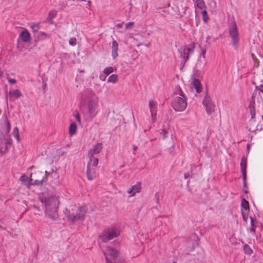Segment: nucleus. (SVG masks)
<instances>
[{
    "instance_id": "obj_43",
    "label": "nucleus",
    "mask_w": 263,
    "mask_h": 263,
    "mask_svg": "<svg viewBox=\"0 0 263 263\" xmlns=\"http://www.w3.org/2000/svg\"><path fill=\"white\" fill-rule=\"evenodd\" d=\"M178 91H179L178 94L180 96V97L185 98V95L183 93V92L182 90H181V89L180 88V87L179 88Z\"/></svg>"
},
{
    "instance_id": "obj_1",
    "label": "nucleus",
    "mask_w": 263,
    "mask_h": 263,
    "mask_svg": "<svg viewBox=\"0 0 263 263\" xmlns=\"http://www.w3.org/2000/svg\"><path fill=\"white\" fill-rule=\"evenodd\" d=\"M40 199L41 202L44 203L46 215L53 220H57L59 217L58 211L59 204L58 198L55 195L46 196V193H43Z\"/></svg>"
},
{
    "instance_id": "obj_30",
    "label": "nucleus",
    "mask_w": 263,
    "mask_h": 263,
    "mask_svg": "<svg viewBox=\"0 0 263 263\" xmlns=\"http://www.w3.org/2000/svg\"><path fill=\"white\" fill-rule=\"evenodd\" d=\"M202 20L204 23H206L209 19L207 11L203 10L201 12Z\"/></svg>"
},
{
    "instance_id": "obj_34",
    "label": "nucleus",
    "mask_w": 263,
    "mask_h": 263,
    "mask_svg": "<svg viewBox=\"0 0 263 263\" xmlns=\"http://www.w3.org/2000/svg\"><path fill=\"white\" fill-rule=\"evenodd\" d=\"M5 123L6 124V126H7L6 133L7 134H8L10 132L11 126H10V123L7 117H5Z\"/></svg>"
},
{
    "instance_id": "obj_21",
    "label": "nucleus",
    "mask_w": 263,
    "mask_h": 263,
    "mask_svg": "<svg viewBox=\"0 0 263 263\" xmlns=\"http://www.w3.org/2000/svg\"><path fill=\"white\" fill-rule=\"evenodd\" d=\"M247 159L245 157H243L241 158V162H240V168L241 173L243 174V171L245 170V173H247Z\"/></svg>"
},
{
    "instance_id": "obj_8",
    "label": "nucleus",
    "mask_w": 263,
    "mask_h": 263,
    "mask_svg": "<svg viewBox=\"0 0 263 263\" xmlns=\"http://www.w3.org/2000/svg\"><path fill=\"white\" fill-rule=\"evenodd\" d=\"M182 97H179L177 100V106H173L174 109L176 111H182L184 110L186 106L187 103L184 99Z\"/></svg>"
},
{
    "instance_id": "obj_27",
    "label": "nucleus",
    "mask_w": 263,
    "mask_h": 263,
    "mask_svg": "<svg viewBox=\"0 0 263 263\" xmlns=\"http://www.w3.org/2000/svg\"><path fill=\"white\" fill-rule=\"evenodd\" d=\"M243 249L246 254L251 255L253 253L252 249L248 244H245L243 247Z\"/></svg>"
},
{
    "instance_id": "obj_7",
    "label": "nucleus",
    "mask_w": 263,
    "mask_h": 263,
    "mask_svg": "<svg viewBox=\"0 0 263 263\" xmlns=\"http://www.w3.org/2000/svg\"><path fill=\"white\" fill-rule=\"evenodd\" d=\"M98 108V99H90L88 103V114L89 117L93 118L97 114Z\"/></svg>"
},
{
    "instance_id": "obj_16",
    "label": "nucleus",
    "mask_w": 263,
    "mask_h": 263,
    "mask_svg": "<svg viewBox=\"0 0 263 263\" xmlns=\"http://www.w3.org/2000/svg\"><path fill=\"white\" fill-rule=\"evenodd\" d=\"M12 143V140L10 137H8L5 142V148L4 152L2 151V148L0 147V153L4 155L8 152L9 148L11 147Z\"/></svg>"
},
{
    "instance_id": "obj_40",
    "label": "nucleus",
    "mask_w": 263,
    "mask_h": 263,
    "mask_svg": "<svg viewBox=\"0 0 263 263\" xmlns=\"http://www.w3.org/2000/svg\"><path fill=\"white\" fill-rule=\"evenodd\" d=\"M155 107H157L156 104L153 101H149V108L152 109L153 108H155Z\"/></svg>"
},
{
    "instance_id": "obj_35",
    "label": "nucleus",
    "mask_w": 263,
    "mask_h": 263,
    "mask_svg": "<svg viewBox=\"0 0 263 263\" xmlns=\"http://www.w3.org/2000/svg\"><path fill=\"white\" fill-rule=\"evenodd\" d=\"M168 130L165 128H162L161 129V132H160V134L162 135L163 136L162 137L163 139H165L168 137Z\"/></svg>"
},
{
    "instance_id": "obj_13",
    "label": "nucleus",
    "mask_w": 263,
    "mask_h": 263,
    "mask_svg": "<svg viewBox=\"0 0 263 263\" xmlns=\"http://www.w3.org/2000/svg\"><path fill=\"white\" fill-rule=\"evenodd\" d=\"M118 44L117 41L113 40L111 45V55L114 59H115L118 56Z\"/></svg>"
},
{
    "instance_id": "obj_51",
    "label": "nucleus",
    "mask_w": 263,
    "mask_h": 263,
    "mask_svg": "<svg viewBox=\"0 0 263 263\" xmlns=\"http://www.w3.org/2000/svg\"><path fill=\"white\" fill-rule=\"evenodd\" d=\"M134 24V23L133 22H129L127 25H126V28H127L128 26V25H133Z\"/></svg>"
},
{
    "instance_id": "obj_55",
    "label": "nucleus",
    "mask_w": 263,
    "mask_h": 263,
    "mask_svg": "<svg viewBox=\"0 0 263 263\" xmlns=\"http://www.w3.org/2000/svg\"><path fill=\"white\" fill-rule=\"evenodd\" d=\"M79 72L80 73H84L85 72V70H79Z\"/></svg>"
},
{
    "instance_id": "obj_15",
    "label": "nucleus",
    "mask_w": 263,
    "mask_h": 263,
    "mask_svg": "<svg viewBox=\"0 0 263 263\" xmlns=\"http://www.w3.org/2000/svg\"><path fill=\"white\" fill-rule=\"evenodd\" d=\"M22 96V93L18 89L9 91V99L11 101H14L13 97H15L16 99L20 98Z\"/></svg>"
},
{
    "instance_id": "obj_56",
    "label": "nucleus",
    "mask_w": 263,
    "mask_h": 263,
    "mask_svg": "<svg viewBox=\"0 0 263 263\" xmlns=\"http://www.w3.org/2000/svg\"><path fill=\"white\" fill-rule=\"evenodd\" d=\"M3 74V71H2L0 69V78L2 76Z\"/></svg>"
},
{
    "instance_id": "obj_20",
    "label": "nucleus",
    "mask_w": 263,
    "mask_h": 263,
    "mask_svg": "<svg viewBox=\"0 0 263 263\" xmlns=\"http://www.w3.org/2000/svg\"><path fill=\"white\" fill-rule=\"evenodd\" d=\"M57 15V11L55 10H51L48 15V17L47 18V21L49 22L50 24H53V18L56 16Z\"/></svg>"
},
{
    "instance_id": "obj_57",
    "label": "nucleus",
    "mask_w": 263,
    "mask_h": 263,
    "mask_svg": "<svg viewBox=\"0 0 263 263\" xmlns=\"http://www.w3.org/2000/svg\"><path fill=\"white\" fill-rule=\"evenodd\" d=\"M46 86V83H44L43 84V88L45 89Z\"/></svg>"
},
{
    "instance_id": "obj_48",
    "label": "nucleus",
    "mask_w": 263,
    "mask_h": 263,
    "mask_svg": "<svg viewBox=\"0 0 263 263\" xmlns=\"http://www.w3.org/2000/svg\"><path fill=\"white\" fill-rule=\"evenodd\" d=\"M133 151H136L138 149V147L135 145H133Z\"/></svg>"
},
{
    "instance_id": "obj_29",
    "label": "nucleus",
    "mask_w": 263,
    "mask_h": 263,
    "mask_svg": "<svg viewBox=\"0 0 263 263\" xmlns=\"http://www.w3.org/2000/svg\"><path fill=\"white\" fill-rule=\"evenodd\" d=\"M241 206L246 210H249V202L245 198H243L241 201Z\"/></svg>"
},
{
    "instance_id": "obj_5",
    "label": "nucleus",
    "mask_w": 263,
    "mask_h": 263,
    "mask_svg": "<svg viewBox=\"0 0 263 263\" xmlns=\"http://www.w3.org/2000/svg\"><path fill=\"white\" fill-rule=\"evenodd\" d=\"M120 234V231L116 228H111L104 230L100 235V237L104 242H107Z\"/></svg>"
},
{
    "instance_id": "obj_44",
    "label": "nucleus",
    "mask_w": 263,
    "mask_h": 263,
    "mask_svg": "<svg viewBox=\"0 0 263 263\" xmlns=\"http://www.w3.org/2000/svg\"><path fill=\"white\" fill-rule=\"evenodd\" d=\"M74 117L76 119V120L79 122H80V121H81V119H80V115L78 113L76 114V115H74Z\"/></svg>"
},
{
    "instance_id": "obj_38",
    "label": "nucleus",
    "mask_w": 263,
    "mask_h": 263,
    "mask_svg": "<svg viewBox=\"0 0 263 263\" xmlns=\"http://www.w3.org/2000/svg\"><path fill=\"white\" fill-rule=\"evenodd\" d=\"M250 220H251V228L250 229V231L255 232L256 226L254 224L253 218L252 217H250Z\"/></svg>"
},
{
    "instance_id": "obj_14",
    "label": "nucleus",
    "mask_w": 263,
    "mask_h": 263,
    "mask_svg": "<svg viewBox=\"0 0 263 263\" xmlns=\"http://www.w3.org/2000/svg\"><path fill=\"white\" fill-rule=\"evenodd\" d=\"M87 177L89 180H92L95 176V169L91 167L89 163L87 164Z\"/></svg>"
},
{
    "instance_id": "obj_17",
    "label": "nucleus",
    "mask_w": 263,
    "mask_h": 263,
    "mask_svg": "<svg viewBox=\"0 0 263 263\" xmlns=\"http://www.w3.org/2000/svg\"><path fill=\"white\" fill-rule=\"evenodd\" d=\"M50 175V173L48 172H45V176L43 177L42 179H36L31 184L36 185H43L47 180V177Z\"/></svg>"
},
{
    "instance_id": "obj_18",
    "label": "nucleus",
    "mask_w": 263,
    "mask_h": 263,
    "mask_svg": "<svg viewBox=\"0 0 263 263\" xmlns=\"http://www.w3.org/2000/svg\"><path fill=\"white\" fill-rule=\"evenodd\" d=\"M31 29L33 33L34 38L39 37V29H40V23L34 24L31 26Z\"/></svg>"
},
{
    "instance_id": "obj_37",
    "label": "nucleus",
    "mask_w": 263,
    "mask_h": 263,
    "mask_svg": "<svg viewBox=\"0 0 263 263\" xmlns=\"http://www.w3.org/2000/svg\"><path fill=\"white\" fill-rule=\"evenodd\" d=\"M242 178H243V185L247 189V173H245V170L243 171V174H242Z\"/></svg>"
},
{
    "instance_id": "obj_41",
    "label": "nucleus",
    "mask_w": 263,
    "mask_h": 263,
    "mask_svg": "<svg viewBox=\"0 0 263 263\" xmlns=\"http://www.w3.org/2000/svg\"><path fill=\"white\" fill-rule=\"evenodd\" d=\"M69 43L71 45H75L77 43V40L76 38H71L69 40Z\"/></svg>"
},
{
    "instance_id": "obj_28",
    "label": "nucleus",
    "mask_w": 263,
    "mask_h": 263,
    "mask_svg": "<svg viewBox=\"0 0 263 263\" xmlns=\"http://www.w3.org/2000/svg\"><path fill=\"white\" fill-rule=\"evenodd\" d=\"M151 117L153 121L154 122L156 120V115H157V107L153 108L152 109H150Z\"/></svg>"
},
{
    "instance_id": "obj_24",
    "label": "nucleus",
    "mask_w": 263,
    "mask_h": 263,
    "mask_svg": "<svg viewBox=\"0 0 263 263\" xmlns=\"http://www.w3.org/2000/svg\"><path fill=\"white\" fill-rule=\"evenodd\" d=\"M77 125L74 123H71L69 126V133L70 135L75 134L77 132Z\"/></svg>"
},
{
    "instance_id": "obj_31",
    "label": "nucleus",
    "mask_w": 263,
    "mask_h": 263,
    "mask_svg": "<svg viewBox=\"0 0 263 263\" xmlns=\"http://www.w3.org/2000/svg\"><path fill=\"white\" fill-rule=\"evenodd\" d=\"M118 76L117 74H112L108 79V82L115 83L117 82Z\"/></svg>"
},
{
    "instance_id": "obj_11",
    "label": "nucleus",
    "mask_w": 263,
    "mask_h": 263,
    "mask_svg": "<svg viewBox=\"0 0 263 263\" xmlns=\"http://www.w3.org/2000/svg\"><path fill=\"white\" fill-rule=\"evenodd\" d=\"M193 50L189 47H185L183 51L180 54V58L184 60L185 63L189 59V57L190 52H193Z\"/></svg>"
},
{
    "instance_id": "obj_23",
    "label": "nucleus",
    "mask_w": 263,
    "mask_h": 263,
    "mask_svg": "<svg viewBox=\"0 0 263 263\" xmlns=\"http://www.w3.org/2000/svg\"><path fill=\"white\" fill-rule=\"evenodd\" d=\"M95 95L92 92V91L90 90H87L85 91V92L84 94V95L83 96V97H84V99H89L95 97Z\"/></svg>"
},
{
    "instance_id": "obj_26",
    "label": "nucleus",
    "mask_w": 263,
    "mask_h": 263,
    "mask_svg": "<svg viewBox=\"0 0 263 263\" xmlns=\"http://www.w3.org/2000/svg\"><path fill=\"white\" fill-rule=\"evenodd\" d=\"M196 3L198 8L203 9L206 8V6L203 0H196Z\"/></svg>"
},
{
    "instance_id": "obj_9",
    "label": "nucleus",
    "mask_w": 263,
    "mask_h": 263,
    "mask_svg": "<svg viewBox=\"0 0 263 263\" xmlns=\"http://www.w3.org/2000/svg\"><path fill=\"white\" fill-rule=\"evenodd\" d=\"M102 149V144L100 143H97L93 147L88 151L87 156L88 157H92L94 155L98 154L100 153Z\"/></svg>"
},
{
    "instance_id": "obj_62",
    "label": "nucleus",
    "mask_w": 263,
    "mask_h": 263,
    "mask_svg": "<svg viewBox=\"0 0 263 263\" xmlns=\"http://www.w3.org/2000/svg\"><path fill=\"white\" fill-rule=\"evenodd\" d=\"M210 39V37H206V39H207V40H208V39Z\"/></svg>"
},
{
    "instance_id": "obj_46",
    "label": "nucleus",
    "mask_w": 263,
    "mask_h": 263,
    "mask_svg": "<svg viewBox=\"0 0 263 263\" xmlns=\"http://www.w3.org/2000/svg\"><path fill=\"white\" fill-rule=\"evenodd\" d=\"M59 154H61L62 155H63L64 154H66L67 152H65V151H62V150L61 149H60L58 150V152Z\"/></svg>"
},
{
    "instance_id": "obj_19",
    "label": "nucleus",
    "mask_w": 263,
    "mask_h": 263,
    "mask_svg": "<svg viewBox=\"0 0 263 263\" xmlns=\"http://www.w3.org/2000/svg\"><path fill=\"white\" fill-rule=\"evenodd\" d=\"M194 87L196 89L197 93L201 92V84L200 81L198 79L194 78L192 83Z\"/></svg>"
},
{
    "instance_id": "obj_45",
    "label": "nucleus",
    "mask_w": 263,
    "mask_h": 263,
    "mask_svg": "<svg viewBox=\"0 0 263 263\" xmlns=\"http://www.w3.org/2000/svg\"><path fill=\"white\" fill-rule=\"evenodd\" d=\"M9 82L10 83V84H15L16 83V81L15 79H11L9 80Z\"/></svg>"
},
{
    "instance_id": "obj_33",
    "label": "nucleus",
    "mask_w": 263,
    "mask_h": 263,
    "mask_svg": "<svg viewBox=\"0 0 263 263\" xmlns=\"http://www.w3.org/2000/svg\"><path fill=\"white\" fill-rule=\"evenodd\" d=\"M13 135L14 138H15L17 141L18 142L20 140V135L18 129L17 127H15L13 130Z\"/></svg>"
},
{
    "instance_id": "obj_36",
    "label": "nucleus",
    "mask_w": 263,
    "mask_h": 263,
    "mask_svg": "<svg viewBox=\"0 0 263 263\" xmlns=\"http://www.w3.org/2000/svg\"><path fill=\"white\" fill-rule=\"evenodd\" d=\"M114 71V68L112 67H107L104 69V73L106 75H109Z\"/></svg>"
},
{
    "instance_id": "obj_50",
    "label": "nucleus",
    "mask_w": 263,
    "mask_h": 263,
    "mask_svg": "<svg viewBox=\"0 0 263 263\" xmlns=\"http://www.w3.org/2000/svg\"><path fill=\"white\" fill-rule=\"evenodd\" d=\"M251 56L253 59L254 61L257 60V59L255 58L254 54L253 53H252Z\"/></svg>"
},
{
    "instance_id": "obj_52",
    "label": "nucleus",
    "mask_w": 263,
    "mask_h": 263,
    "mask_svg": "<svg viewBox=\"0 0 263 263\" xmlns=\"http://www.w3.org/2000/svg\"><path fill=\"white\" fill-rule=\"evenodd\" d=\"M184 176L185 179H186L189 177V174H184Z\"/></svg>"
},
{
    "instance_id": "obj_10",
    "label": "nucleus",
    "mask_w": 263,
    "mask_h": 263,
    "mask_svg": "<svg viewBox=\"0 0 263 263\" xmlns=\"http://www.w3.org/2000/svg\"><path fill=\"white\" fill-rule=\"evenodd\" d=\"M141 190V183H137L136 184L132 186L127 190V193L134 196L137 193H139Z\"/></svg>"
},
{
    "instance_id": "obj_4",
    "label": "nucleus",
    "mask_w": 263,
    "mask_h": 263,
    "mask_svg": "<svg viewBox=\"0 0 263 263\" xmlns=\"http://www.w3.org/2000/svg\"><path fill=\"white\" fill-rule=\"evenodd\" d=\"M229 36L231 38L232 43L235 49H237L239 44V34L236 24L233 22L230 25L229 28Z\"/></svg>"
},
{
    "instance_id": "obj_63",
    "label": "nucleus",
    "mask_w": 263,
    "mask_h": 263,
    "mask_svg": "<svg viewBox=\"0 0 263 263\" xmlns=\"http://www.w3.org/2000/svg\"><path fill=\"white\" fill-rule=\"evenodd\" d=\"M173 263H176L175 262H174Z\"/></svg>"
},
{
    "instance_id": "obj_54",
    "label": "nucleus",
    "mask_w": 263,
    "mask_h": 263,
    "mask_svg": "<svg viewBox=\"0 0 263 263\" xmlns=\"http://www.w3.org/2000/svg\"><path fill=\"white\" fill-rule=\"evenodd\" d=\"M117 27L118 28H122V25L119 24L117 25Z\"/></svg>"
},
{
    "instance_id": "obj_32",
    "label": "nucleus",
    "mask_w": 263,
    "mask_h": 263,
    "mask_svg": "<svg viewBox=\"0 0 263 263\" xmlns=\"http://www.w3.org/2000/svg\"><path fill=\"white\" fill-rule=\"evenodd\" d=\"M249 108L250 109V112L252 118H254L255 116V109L254 106L253 104H250L249 106Z\"/></svg>"
},
{
    "instance_id": "obj_61",
    "label": "nucleus",
    "mask_w": 263,
    "mask_h": 263,
    "mask_svg": "<svg viewBox=\"0 0 263 263\" xmlns=\"http://www.w3.org/2000/svg\"><path fill=\"white\" fill-rule=\"evenodd\" d=\"M105 77H104V78H102L103 81H104V80H105Z\"/></svg>"
},
{
    "instance_id": "obj_12",
    "label": "nucleus",
    "mask_w": 263,
    "mask_h": 263,
    "mask_svg": "<svg viewBox=\"0 0 263 263\" xmlns=\"http://www.w3.org/2000/svg\"><path fill=\"white\" fill-rule=\"evenodd\" d=\"M19 39L25 43L28 42L31 39V36L27 29L23 31L19 35Z\"/></svg>"
},
{
    "instance_id": "obj_58",
    "label": "nucleus",
    "mask_w": 263,
    "mask_h": 263,
    "mask_svg": "<svg viewBox=\"0 0 263 263\" xmlns=\"http://www.w3.org/2000/svg\"><path fill=\"white\" fill-rule=\"evenodd\" d=\"M243 218L245 221L247 220V218H246L244 216L243 217Z\"/></svg>"
},
{
    "instance_id": "obj_53",
    "label": "nucleus",
    "mask_w": 263,
    "mask_h": 263,
    "mask_svg": "<svg viewBox=\"0 0 263 263\" xmlns=\"http://www.w3.org/2000/svg\"><path fill=\"white\" fill-rule=\"evenodd\" d=\"M155 197H157V200H159V195H158V193H156L155 194Z\"/></svg>"
},
{
    "instance_id": "obj_42",
    "label": "nucleus",
    "mask_w": 263,
    "mask_h": 263,
    "mask_svg": "<svg viewBox=\"0 0 263 263\" xmlns=\"http://www.w3.org/2000/svg\"><path fill=\"white\" fill-rule=\"evenodd\" d=\"M5 138L3 133L0 132V144H2Z\"/></svg>"
},
{
    "instance_id": "obj_2",
    "label": "nucleus",
    "mask_w": 263,
    "mask_h": 263,
    "mask_svg": "<svg viewBox=\"0 0 263 263\" xmlns=\"http://www.w3.org/2000/svg\"><path fill=\"white\" fill-rule=\"evenodd\" d=\"M104 253L106 263H123L122 258H118L119 252L113 248L108 247Z\"/></svg>"
},
{
    "instance_id": "obj_49",
    "label": "nucleus",
    "mask_w": 263,
    "mask_h": 263,
    "mask_svg": "<svg viewBox=\"0 0 263 263\" xmlns=\"http://www.w3.org/2000/svg\"><path fill=\"white\" fill-rule=\"evenodd\" d=\"M205 53V50L202 49V52L201 53V55H203V57H204Z\"/></svg>"
},
{
    "instance_id": "obj_22",
    "label": "nucleus",
    "mask_w": 263,
    "mask_h": 263,
    "mask_svg": "<svg viewBox=\"0 0 263 263\" xmlns=\"http://www.w3.org/2000/svg\"><path fill=\"white\" fill-rule=\"evenodd\" d=\"M50 35L44 32H39V37L34 39L35 42H39L41 40H44L45 39L49 38Z\"/></svg>"
},
{
    "instance_id": "obj_39",
    "label": "nucleus",
    "mask_w": 263,
    "mask_h": 263,
    "mask_svg": "<svg viewBox=\"0 0 263 263\" xmlns=\"http://www.w3.org/2000/svg\"><path fill=\"white\" fill-rule=\"evenodd\" d=\"M258 90L259 91V94L260 95V92H263V85H260V86H257L255 87V91Z\"/></svg>"
},
{
    "instance_id": "obj_47",
    "label": "nucleus",
    "mask_w": 263,
    "mask_h": 263,
    "mask_svg": "<svg viewBox=\"0 0 263 263\" xmlns=\"http://www.w3.org/2000/svg\"><path fill=\"white\" fill-rule=\"evenodd\" d=\"M32 207H33V208H34L35 209H36V210L37 211H40V208H39L38 206H37V205H35V204H33V205H32Z\"/></svg>"
},
{
    "instance_id": "obj_59",
    "label": "nucleus",
    "mask_w": 263,
    "mask_h": 263,
    "mask_svg": "<svg viewBox=\"0 0 263 263\" xmlns=\"http://www.w3.org/2000/svg\"><path fill=\"white\" fill-rule=\"evenodd\" d=\"M249 144H247V149H248V151L249 150Z\"/></svg>"
},
{
    "instance_id": "obj_60",
    "label": "nucleus",
    "mask_w": 263,
    "mask_h": 263,
    "mask_svg": "<svg viewBox=\"0 0 263 263\" xmlns=\"http://www.w3.org/2000/svg\"><path fill=\"white\" fill-rule=\"evenodd\" d=\"M105 77H104V78H102L103 81H104V80H105Z\"/></svg>"
},
{
    "instance_id": "obj_25",
    "label": "nucleus",
    "mask_w": 263,
    "mask_h": 263,
    "mask_svg": "<svg viewBox=\"0 0 263 263\" xmlns=\"http://www.w3.org/2000/svg\"><path fill=\"white\" fill-rule=\"evenodd\" d=\"M89 158V161L88 163H89L90 165H92L93 166H96L98 164V159L92 156V157H88Z\"/></svg>"
},
{
    "instance_id": "obj_3",
    "label": "nucleus",
    "mask_w": 263,
    "mask_h": 263,
    "mask_svg": "<svg viewBox=\"0 0 263 263\" xmlns=\"http://www.w3.org/2000/svg\"><path fill=\"white\" fill-rule=\"evenodd\" d=\"M87 208L86 205L80 206L77 210L76 214L73 213H69L68 215V220L72 223L78 221H84L85 215L87 212Z\"/></svg>"
},
{
    "instance_id": "obj_6",
    "label": "nucleus",
    "mask_w": 263,
    "mask_h": 263,
    "mask_svg": "<svg viewBox=\"0 0 263 263\" xmlns=\"http://www.w3.org/2000/svg\"><path fill=\"white\" fill-rule=\"evenodd\" d=\"M202 104L205 108L206 111L208 115H211L214 111L215 107V104L212 101L211 97L206 92L202 101Z\"/></svg>"
}]
</instances>
